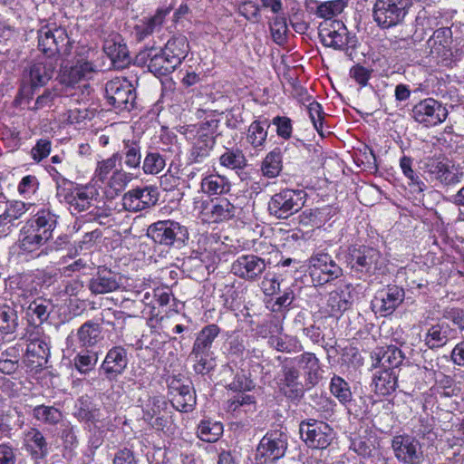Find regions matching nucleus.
<instances>
[{"instance_id": "obj_1", "label": "nucleus", "mask_w": 464, "mask_h": 464, "mask_svg": "<svg viewBox=\"0 0 464 464\" xmlns=\"http://www.w3.org/2000/svg\"><path fill=\"white\" fill-rule=\"evenodd\" d=\"M52 276L45 271L17 275L10 280V300L14 307L24 308L40 295L44 284H50Z\"/></svg>"}, {"instance_id": "obj_2", "label": "nucleus", "mask_w": 464, "mask_h": 464, "mask_svg": "<svg viewBox=\"0 0 464 464\" xmlns=\"http://www.w3.org/2000/svg\"><path fill=\"white\" fill-rule=\"evenodd\" d=\"M413 5L412 0H375L372 19L381 29L402 24Z\"/></svg>"}, {"instance_id": "obj_3", "label": "nucleus", "mask_w": 464, "mask_h": 464, "mask_svg": "<svg viewBox=\"0 0 464 464\" xmlns=\"http://www.w3.org/2000/svg\"><path fill=\"white\" fill-rule=\"evenodd\" d=\"M346 262L353 273L367 276L380 273L385 266L382 253L367 246L350 247Z\"/></svg>"}, {"instance_id": "obj_4", "label": "nucleus", "mask_w": 464, "mask_h": 464, "mask_svg": "<svg viewBox=\"0 0 464 464\" xmlns=\"http://www.w3.org/2000/svg\"><path fill=\"white\" fill-rule=\"evenodd\" d=\"M147 236L160 246L180 248L188 242L189 233L187 227L177 221L166 219L150 225Z\"/></svg>"}, {"instance_id": "obj_5", "label": "nucleus", "mask_w": 464, "mask_h": 464, "mask_svg": "<svg viewBox=\"0 0 464 464\" xmlns=\"http://www.w3.org/2000/svg\"><path fill=\"white\" fill-rule=\"evenodd\" d=\"M38 48L48 59H55L56 54L68 56L71 44L64 28L56 24H46L38 31Z\"/></svg>"}, {"instance_id": "obj_6", "label": "nucleus", "mask_w": 464, "mask_h": 464, "mask_svg": "<svg viewBox=\"0 0 464 464\" xmlns=\"http://www.w3.org/2000/svg\"><path fill=\"white\" fill-rule=\"evenodd\" d=\"M318 34L325 47L334 50L347 51L349 48H355L358 42L356 36L352 35L345 24L339 20L320 23Z\"/></svg>"}, {"instance_id": "obj_7", "label": "nucleus", "mask_w": 464, "mask_h": 464, "mask_svg": "<svg viewBox=\"0 0 464 464\" xmlns=\"http://www.w3.org/2000/svg\"><path fill=\"white\" fill-rule=\"evenodd\" d=\"M306 193L302 189H282L271 197L268 211L278 219H286L302 209Z\"/></svg>"}, {"instance_id": "obj_8", "label": "nucleus", "mask_w": 464, "mask_h": 464, "mask_svg": "<svg viewBox=\"0 0 464 464\" xmlns=\"http://www.w3.org/2000/svg\"><path fill=\"white\" fill-rule=\"evenodd\" d=\"M56 196L60 201L69 205L72 214H78L90 208L94 198L95 190L92 187H74L66 179L57 183Z\"/></svg>"}, {"instance_id": "obj_9", "label": "nucleus", "mask_w": 464, "mask_h": 464, "mask_svg": "<svg viewBox=\"0 0 464 464\" xmlns=\"http://www.w3.org/2000/svg\"><path fill=\"white\" fill-rule=\"evenodd\" d=\"M299 432L303 441L311 449H326L334 439V431L326 422L314 419L302 420Z\"/></svg>"}, {"instance_id": "obj_10", "label": "nucleus", "mask_w": 464, "mask_h": 464, "mask_svg": "<svg viewBox=\"0 0 464 464\" xmlns=\"http://www.w3.org/2000/svg\"><path fill=\"white\" fill-rule=\"evenodd\" d=\"M288 447V436L285 432L276 430L268 431L260 440L256 459L260 464L275 462L283 458Z\"/></svg>"}, {"instance_id": "obj_11", "label": "nucleus", "mask_w": 464, "mask_h": 464, "mask_svg": "<svg viewBox=\"0 0 464 464\" xmlns=\"http://www.w3.org/2000/svg\"><path fill=\"white\" fill-rule=\"evenodd\" d=\"M277 360L282 363L276 382L279 391L291 401H300L304 396V386L299 381V370L287 357L278 356Z\"/></svg>"}, {"instance_id": "obj_12", "label": "nucleus", "mask_w": 464, "mask_h": 464, "mask_svg": "<svg viewBox=\"0 0 464 464\" xmlns=\"http://www.w3.org/2000/svg\"><path fill=\"white\" fill-rule=\"evenodd\" d=\"M310 276L314 284L322 285L343 276L342 267L324 252L314 254L309 258Z\"/></svg>"}, {"instance_id": "obj_13", "label": "nucleus", "mask_w": 464, "mask_h": 464, "mask_svg": "<svg viewBox=\"0 0 464 464\" xmlns=\"http://www.w3.org/2000/svg\"><path fill=\"white\" fill-rule=\"evenodd\" d=\"M218 127V120L207 121L200 125L190 150V160L193 162L201 163L210 155L216 143Z\"/></svg>"}, {"instance_id": "obj_14", "label": "nucleus", "mask_w": 464, "mask_h": 464, "mask_svg": "<svg viewBox=\"0 0 464 464\" xmlns=\"http://www.w3.org/2000/svg\"><path fill=\"white\" fill-rule=\"evenodd\" d=\"M268 264L269 262L256 255H242L232 263L231 272L245 281L256 282L266 271Z\"/></svg>"}, {"instance_id": "obj_15", "label": "nucleus", "mask_w": 464, "mask_h": 464, "mask_svg": "<svg viewBox=\"0 0 464 464\" xmlns=\"http://www.w3.org/2000/svg\"><path fill=\"white\" fill-rule=\"evenodd\" d=\"M412 116L426 127L436 126L447 119L448 110L437 100L427 98L414 105Z\"/></svg>"}, {"instance_id": "obj_16", "label": "nucleus", "mask_w": 464, "mask_h": 464, "mask_svg": "<svg viewBox=\"0 0 464 464\" xmlns=\"http://www.w3.org/2000/svg\"><path fill=\"white\" fill-rule=\"evenodd\" d=\"M405 297L403 288L389 285L379 290L372 301V309L381 316H388L402 304Z\"/></svg>"}, {"instance_id": "obj_17", "label": "nucleus", "mask_w": 464, "mask_h": 464, "mask_svg": "<svg viewBox=\"0 0 464 464\" xmlns=\"http://www.w3.org/2000/svg\"><path fill=\"white\" fill-rule=\"evenodd\" d=\"M395 458L404 464H419L422 458L420 442L409 435H398L392 440Z\"/></svg>"}, {"instance_id": "obj_18", "label": "nucleus", "mask_w": 464, "mask_h": 464, "mask_svg": "<svg viewBox=\"0 0 464 464\" xmlns=\"http://www.w3.org/2000/svg\"><path fill=\"white\" fill-rule=\"evenodd\" d=\"M140 63H148L150 72L157 76H165L174 72L177 66L170 62L162 49L158 52L154 46L147 47L137 55Z\"/></svg>"}, {"instance_id": "obj_19", "label": "nucleus", "mask_w": 464, "mask_h": 464, "mask_svg": "<svg viewBox=\"0 0 464 464\" xmlns=\"http://www.w3.org/2000/svg\"><path fill=\"white\" fill-rule=\"evenodd\" d=\"M169 392L172 406L179 411L188 412L194 409L196 396L189 383L172 379L169 384Z\"/></svg>"}, {"instance_id": "obj_20", "label": "nucleus", "mask_w": 464, "mask_h": 464, "mask_svg": "<svg viewBox=\"0 0 464 464\" xmlns=\"http://www.w3.org/2000/svg\"><path fill=\"white\" fill-rule=\"evenodd\" d=\"M56 225L57 216L49 208H41L25 221L22 229L27 232L33 230V235H46L47 240H50Z\"/></svg>"}, {"instance_id": "obj_21", "label": "nucleus", "mask_w": 464, "mask_h": 464, "mask_svg": "<svg viewBox=\"0 0 464 464\" xmlns=\"http://www.w3.org/2000/svg\"><path fill=\"white\" fill-rule=\"evenodd\" d=\"M26 353L28 356L36 357L38 365L46 362L50 355V337L46 335L41 327H34L27 333Z\"/></svg>"}, {"instance_id": "obj_22", "label": "nucleus", "mask_w": 464, "mask_h": 464, "mask_svg": "<svg viewBox=\"0 0 464 464\" xmlns=\"http://www.w3.org/2000/svg\"><path fill=\"white\" fill-rule=\"evenodd\" d=\"M34 206L33 203L21 200H11L5 202V208L0 215V233L7 235L17 225L15 223Z\"/></svg>"}, {"instance_id": "obj_23", "label": "nucleus", "mask_w": 464, "mask_h": 464, "mask_svg": "<svg viewBox=\"0 0 464 464\" xmlns=\"http://www.w3.org/2000/svg\"><path fill=\"white\" fill-rule=\"evenodd\" d=\"M426 171L433 175L442 184L450 186L460 182L463 172L454 165L430 159L425 163Z\"/></svg>"}, {"instance_id": "obj_24", "label": "nucleus", "mask_w": 464, "mask_h": 464, "mask_svg": "<svg viewBox=\"0 0 464 464\" xmlns=\"http://www.w3.org/2000/svg\"><path fill=\"white\" fill-rule=\"evenodd\" d=\"M28 323L34 327H40L46 322L53 312L52 300L39 296L21 309Z\"/></svg>"}, {"instance_id": "obj_25", "label": "nucleus", "mask_w": 464, "mask_h": 464, "mask_svg": "<svg viewBox=\"0 0 464 464\" xmlns=\"http://www.w3.org/2000/svg\"><path fill=\"white\" fill-rule=\"evenodd\" d=\"M233 200L227 198H217L211 201L210 208L206 212L210 222L220 223L230 220L237 217L241 208Z\"/></svg>"}, {"instance_id": "obj_26", "label": "nucleus", "mask_w": 464, "mask_h": 464, "mask_svg": "<svg viewBox=\"0 0 464 464\" xmlns=\"http://www.w3.org/2000/svg\"><path fill=\"white\" fill-rule=\"evenodd\" d=\"M95 72V67L89 62H78L75 65L63 66L60 72V82L73 87L82 80H90Z\"/></svg>"}, {"instance_id": "obj_27", "label": "nucleus", "mask_w": 464, "mask_h": 464, "mask_svg": "<svg viewBox=\"0 0 464 464\" xmlns=\"http://www.w3.org/2000/svg\"><path fill=\"white\" fill-rule=\"evenodd\" d=\"M23 444L32 459H44L50 451L46 438L37 428H31L24 432Z\"/></svg>"}, {"instance_id": "obj_28", "label": "nucleus", "mask_w": 464, "mask_h": 464, "mask_svg": "<svg viewBox=\"0 0 464 464\" xmlns=\"http://www.w3.org/2000/svg\"><path fill=\"white\" fill-rule=\"evenodd\" d=\"M56 68V59L44 58L34 63L28 71L30 85L33 89L45 85L53 77Z\"/></svg>"}, {"instance_id": "obj_29", "label": "nucleus", "mask_w": 464, "mask_h": 464, "mask_svg": "<svg viewBox=\"0 0 464 464\" xmlns=\"http://www.w3.org/2000/svg\"><path fill=\"white\" fill-rule=\"evenodd\" d=\"M456 331L447 322H438L428 329L424 342L430 349L441 348L454 337Z\"/></svg>"}, {"instance_id": "obj_30", "label": "nucleus", "mask_w": 464, "mask_h": 464, "mask_svg": "<svg viewBox=\"0 0 464 464\" xmlns=\"http://www.w3.org/2000/svg\"><path fill=\"white\" fill-rule=\"evenodd\" d=\"M352 303L351 286L350 285H345L329 293L326 304L332 315H338L348 310Z\"/></svg>"}, {"instance_id": "obj_31", "label": "nucleus", "mask_w": 464, "mask_h": 464, "mask_svg": "<svg viewBox=\"0 0 464 464\" xmlns=\"http://www.w3.org/2000/svg\"><path fill=\"white\" fill-rule=\"evenodd\" d=\"M372 358L376 361L373 366L394 371L403 362L404 355L398 347L390 345L377 348L372 353Z\"/></svg>"}, {"instance_id": "obj_32", "label": "nucleus", "mask_w": 464, "mask_h": 464, "mask_svg": "<svg viewBox=\"0 0 464 464\" xmlns=\"http://www.w3.org/2000/svg\"><path fill=\"white\" fill-rule=\"evenodd\" d=\"M95 175L98 181L105 188H109L110 190L106 191L107 196L113 198L116 194V188H114L116 183V155L113 154L111 158L100 161Z\"/></svg>"}, {"instance_id": "obj_33", "label": "nucleus", "mask_w": 464, "mask_h": 464, "mask_svg": "<svg viewBox=\"0 0 464 464\" xmlns=\"http://www.w3.org/2000/svg\"><path fill=\"white\" fill-rule=\"evenodd\" d=\"M220 334V328L215 324H208L204 326L196 336L191 352L205 354H214L212 348L215 340Z\"/></svg>"}, {"instance_id": "obj_34", "label": "nucleus", "mask_w": 464, "mask_h": 464, "mask_svg": "<svg viewBox=\"0 0 464 464\" xmlns=\"http://www.w3.org/2000/svg\"><path fill=\"white\" fill-rule=\"evenodd\" d=\"M289 360H293V364L304 371L307 376L306 380L310 384L314 385L318 382L320 362L314 353L304 352L295 358H289Z\"/></svg>"}, {"instance_id": "obj_35", "label": "nucleus", "mask_w": 464, "mask_h": 464, "mask_svg": "<svg viewBox=\"0 0 464 464\" xmlns=\"http://www.w3.org/2000/svg\"><path fill=\"white\" fill-rule=\"evenodd\" d=\"M162 50L169 57L170 62L178 67L188 53V39L184 35L173 36L167 42Z\"/></svg>"}, {"instance_id": "obj_36", "label": "nucleus", "mask_w": 464, "mask_h": 464, "mask_svg": "<svg viewBox=\"0 0 464 464\" xmlns=\"http://www.w3.org/2000/svg\"><path fill=\"white\" fill-rule=\"evenodd\" d=\"M451 30L449 27H442L435 30L427 42L431 54L445 56L450 50Z\"/></svg>"}, {"instance_id": "obj_37", "label": "nucleus", "mask_w": 464, "mask_h": 464, "mask_svg": "<svg viewBox=\"0 0 464 464\" xmlns=\"http://www.w3.org/2000/svg\"><path fill=\"white\" fill-rule=\"evenodd\" d=\"M136 90L126 77H118V110L130 111L136 105Z\"/></svg>"}, {"instance_id": "obj_38", "label": "nucleus", "mask_w": 464, "mask_h": 464, "mask_svg": "<svg viewBox=\"0 0 464 464\" xmlns=\"http://www.w3.org/2000/svg\"><path fill=\"white\" fill-rule=\"evenodd\" d=\"M200 188L208 196L222 195L229 192L231 184L225 176L210 174L201 180Z\"/></svg>"}, {"instance_id": "obj_39", "label": "nucleus", "mask_w": 464, "mask_h": 464, "mask_svg": "<svg viewBox=\"0 0 464 464\" xmlns=\"http://www.w3.org/2000/svg\"><path fill=\"white\" fill-rule=\"evenodd\" d=\"M374 392L382 396L391 394L397 387V375L393 370H383L374 374Z\"/></svg>"}, {"instance_id": "obj_40", "label": "nucleus", "mask_w": 464, "mask_h": 464, "mask_svg": "<svg viewBox=\"0 0 464 464\" xmlns=\"http://www.w3.org/2000/svg\"><path fill=\"white\" fill-rule=\"evenodd\" d=\"M268 344L277 352L286 353H299L304 349L300 340L296 336L288 334H285L284 336L271 335L268 338Z\"/></svg>"}, {"instance_id": "obj_41", "label": "nucleus", "mask_w": 464, "mask_h": 464, "mask_svg": "<svg viewBox=\"0 0 464 464\" xmlns=\"http://www.w3.org/2000/svg\"><path fill=\"white\" fill-rule=\"evenodd\" d=\"M32 415L36 420L48 426H55L63 419L61 410L44 404L35 406L33 409Z\"/></svg>"}, {"instance_id": "obj_42", "label": "nucleus", "mask_w": 464, "mask_h": 464, "mask_svg": "<svg viewBox=\"0 0 464 464\" xmlns=\"http://www.w3.org/2000/svg\"><path fill=\"white\" fill-rule=\"evenodd\" d=\"M89 288L93 294H106L116 290L115 275L106 269L99 270L98 276L90 281Z\"/></svg>"}, {"instance_id": "obj_43", "label": "nucleus", "mask_w": 464, "mask_h": 464, "mask_svg": "<svg viewBox=\"0 0 464 464\" xmlns=\"http://www.w3.org/2000/svg\"><path fill=\"white\" fill-rule=\"evenodd\" d=\"M270 122L267 119L254 121L247 130L246 140L255 148L261 147L266 140Z\"/></svg>"}, {"instance_id": "obj_44", "label": "nucleus", "mask_w": 464, "mask_h": 464, "mask_svg": "<svg viewBox=\"0 0 464 464\" xmlns=\"http://www.w3.org/2000/svg\"><path fill=\"white\" fill-rule=\"evenodd\" d=\"M33 230L27 232L26 230L20 229L18 247L25 253H33L40 249L41 246L45 245L47 240L46 235H33Z\"/></svg>"}, {"instance_id": "obj_45", "label": "nucleus", "mask_w": 464, "mask_h": 464, "mask_svg": "<svg viewBox=\"0 0 464 464\" xmlns=\"http://www.w3.org/2000/svg\"><path fill=\"white\" fill-rule=\"evenodd\" d=\"M168 10H158L157 13L142 24L136 25L135 31L139 41L159 31L162 26Z\"/></svg>"}, {"instance_id": "obj_46", "label": "nucleus", "mask_w": 464, "mask_h": 464, "mask_svg": "<svg viewBox=\"0 0 464 464\" xmlns=\"http://www.w3.org/2000/svg\"><path fill=\"white\" fill-rule=\"evenodd\" d=\"M223 434V425L219 421L203 420L198 427V438L207 442H215Z\"/></svg>"}, {"instance_id": "obj_47", "label": "nucleus", "mask_w": 464, "mask_h": 464, "mask_svg": "<svg viewBox=\"0 0 464 464\" xmlns=\"http://www.w3.org/2000/svg\"><path fill=\"white\" fill-rule=\"evenodd\" d=\"M282 170V153L276 148L270 151L262 163V172L267 178H276Z\"/></svg>"}, {"instance_id": "obj_48", "label": "nucleus", "mask_w": 464, "mask_h": 464, "mask_svg": "<svg viewBox=\"0 0 464 464\" xmlns=\"http://www.w3.org/2000/svg\"><path fill=\"white\" fill-rule=\"evenodd\" d=\"M122 143L121 158L124 159L125 165L130 168L139 167L141 155L138 141L136 140H123Z\"/></svg>"}, {"instance_id": "obj_49", "label": "nucleus", "mask_w": 464, "mask_h": 464, "mask_svg": "<svg viewBox=\"0 0 464 464\" xmlns=\"http://www.w3.org/2000/svg\"><path fill=\"white\" fill-rule=\"evenodd\" d=\"M77 334L82 346H92L100 338L101 329L98 324L89 321L79 328Z\"/></svg>"}, {"instance_id": "obj_50", "label": "nucleus", "mask_w": 464, "mask_h": 464, "mask_svg": "<svg viewBox=\"0 0 464 464\" xmlns=\"http://www.w3.org/2000/svg\"><path fill=\"white\" fill-rule=\"evenodd\" d=\"M330 392L341 404L350 401L353 396L349 383L340 376L334 375L330 382Z\"/></svg>"}, {"instance_id": "obj_51", "label": "nucleus", "mask_w": 464, "mask_h": 464, "mask_svg": "<svg viewBox=\"0 0 464 464\" xmlns=\"http://www.w3.org/2000/svg\"><path fill=\"white\" fill-rule=\"evenodd\" d=\"M188 357L194 362L193 369L198 374H207L215 367L214 354L190 352Z\"/></svg>"}, {"instance_id": "obj_52", "label": "nucleus", "mask_w": 464, "mask_h": 464, "mask_svg": "<svg viewBox=\"0 0 464 464\" xmlns=\"http://www.w3.org/2000/svg\"><path fill=\"white\" fill-rule=\"evenodd\" d=\"M18 316L14 308L4 305L0 307V331L5 334L14 332L18 325Z\"/></svg>"}, {"instance_id": "obj_53", "label": "nucleus", "mask_w": 464, "mask_h": 464, "mask_svg": "<svg viewBox=\"0 0 464 464\" xmlns=\"http://www.w3.org/2000/svg\"><path fill=\"white\" fill-rule=\"evenodd\" d=\"M220 164L231 169H240L246 165V160L239 150H227L220 156Z\"/></svg>"}, {"instance_id": "obj_54", "label": "nucleus", "mask_w": 464, "mask_h": 464, "mask_svg": "<svg viewBox=\"0 0 464 464\" xmlns=\"http://www.w3.org/2000/svg\"><path fill=\"white\" fill-rule=\"evenodd\" d=\"M273 41L278 45H284L287 40V24L284 16L276 15L270 24Z\"/></svg>"}, {"instance_id": "obj_55", "label": "nucleus", "mask_w": 464, "mask_h": 464, "mask_svg": "<svg viewBox=\"0 0 464 464\" xmlns=\"http://www.w3.org/2000/svg\"><path fill=\"white\" fill-rule=\"evenodd\" d=\"M208 254L206 252L193 251L190 256L184 258L182 266L189 273H195L206 267V257Z\"/></svg>"}, {"instance_id": "obj_56", "label": "nucleus", "mask_w": 464, "mask_h": 464, "mask_svg": "<svg viewBox=\"0 0 464 464\" xmlns=\"http://www.w3.org/2000/svg\"><path fill=\"white\" fill-rule=\"evenodd\" d=\"M165 160L159 152L148 153L143 161V170L145 173L158 174L165 167Z\"/></svg>"}, {"instance_id": "obj_57", "label": "nucleus", "mask_w": 464, "mask_h": 464, "mask_svg": "<svg viewBox=\"0 0 464 464\" xmlns=\"http://www.w3.org/2000/svg\"><path fill=\"white\" fill-rule=\"evenodd\" d=\"M342 12V5L338 1H328L320 4L315 11L318 17L324 18V21L334 20L333 17Z\"/></svg>"}, {"instance_id": "obj_58", "label": "nucleus", "mask_w": 464, "mask_h": 464, "mask_svg": "<svg viewBox=\"0 0 464 464\" xmlns=\"http://www.w3.org/2000/svg\"><path fill=\"white\" fill-rule=\"evenodd\" d=\"M121 298V313L128 316H135L140 311V302L134 295H130V292L125 291V295H118V299Z\"/></svg>"}, {"instance_id": "obj_59", "label": "nucleus", "mask_w": 464, "mask_h": 464, "mask_svg": "<svg viewBox=\"0 0 464 464\" xmlns=\"http://www.w3.org/2000/svg\"><path fill=\"white\" fill-rule=\"evenodd\" d=\"M304 334L309 338L314 343L321 344L324 350H327L328 347L334 348L336 342L331 339L329 342H325L324 336L319 326L315 324H312L308 327L303 329Z\"/></svg>"}, {"instance_id": "obj_60", "label": "nucleus", "mask_w": 464, "mask_h": 464, "mask_svg": "<svg viewBox=\"0 0 464 464\" xmlns=\"http://www.w3.org/2000/svg\"><path fill=\"white\" fill-rule=\"evenodd\" d=\"M346 407L349 415L353 416L355 419L362 418L368 411V405L362 397L353 399L350 397V401L343 403Z\"/></svg>"}, {"instance_id": "obj_61", "label": "nucleus", "mask_w": 464, "mask_h": 464, "mask_svg": "<svg viewBox=\"0 0 464 464\" xmlns=\"http://www.w3.org/2000/svg\"><path fill=\"white\" fill-rule=\"evenodd\" d=\"M307 111L309 113V117L311 121L314 124V129L317 132L324 136L323 132V121H324V111L320 103L315 101L309 102L307 106Z\"/></svg>"}, {"instance_id": "obj_62", "label": "nucleus", "mask_w": 464, "mask_h": 464, "mask_svg": "<svg viewBox=\"0 0 464 464\" xmlns=\"http://www.w3.org/2000/svg\"><path fill=\"white\" fill-rule=\"evenodd\" d=\"M39 188V181L34 175L24 176L18 184L17 190L20 195L29 198L34 195Z\"/></svg>"}, {"instance_id": "obj_63", "label": "nucleus", "mask_w": 464, "mask_h": 464, "mask_svg": "<svg viewBox=\"0 0 464 464\" xmlns=\"http://www.w3.org/2000/svg\"><path fill=\"white\" fill-rule=\"evenodd\" d=\"M74 416L81 421H92L94 420V413L91 409L88 399L80 398L75 404Z\"/></svg>"}, {"instance_id": "obj_64", "label": "nucleus", "mask_w": 464, "mask_h": 464, "mask_svg": "<svg viewBox=\"0 0 464 464\" xmlns=\"http://www.w3.org/2000/svg\"><path fill=\"white\" fill-rule=\"evenodd\" d=\"M165 405L166 402L160 400V398H150L143 410V419L146 421H151L155 416L160 415L161 413V410Z\"/></svg>"}]
</instances>
